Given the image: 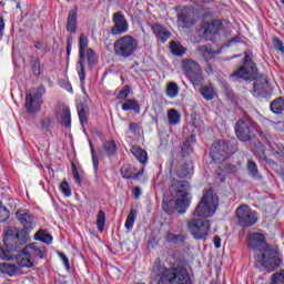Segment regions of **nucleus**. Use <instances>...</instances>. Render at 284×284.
Masks as SVG:
<instances>
[{
  "label": "nucleus",
  "mask_w": 284,
  "mask_h": 284,
  "mask_svg": "<svg viewBox=\"0 0 284 284\" xmlns=\"http://www.w3.org/2000/svg\"><path fill=\"white\" fill-rule=\"evenodd\" d=\"M16 216L24 230H9L4 234L3 245L0 246V258L2 261L12 260V252H19L22 245L30 241V233L37 227L34 215L28 211H18Z\"/></svg>",
  "instance_id": "nucleus-1"
},
{
  "label": "nucleus",
  "mask_w": 284,
  "mask_h": 284,
  "mask_svg": "<svg viewBox=\"0 0 284 284\" xmlns=\"http://www.w3.org/2000/svg\"><path fill=\"white\" fill-rule=\"evenodd\" d=\"M248 246L253 250L255 261L270 272L281 267L283 261L278 257V253L274 248H270L265 243V235L253 233L248 237Z\"/></svg>",
  "instance_id": "nucleus-2"
},
{
  "label": "nucleus",
  "mask_w": 284,
  "mask_h": 284,
  "mask_svg": "<svg viewBox=\"0 0 284 284\" xmlns=\"http://www.w3.org/2000/svg\"><path fill=\"white\" fill-rule=\"evenodd\" d=\"M190 190H192V186L187 181L176 179L171 181L170 193L175 200L173 203L179 214H185L187 212V207H190Z\"/></svg>",
  "instance_id": "nucleus-3"
},
{
  "label": "nucleus",
  "mask_w": 284,
  "mask_h": 284,
  "mask_svg": "<svg viewBox=\"0 0 284 284\" xmlns=\"http://www.w3.org/2000/svg\"><path fill=\"white\" fill-rule=\"evenodd\" d=\"M45 254H48L45 246L30 243L17 255L16 263L19 267H34L39 261L45 258Z\"/></svg>",
  "instance_id": "nucleus-4"
},
{
  "label": "nucleus",
  "mask_w": 284,
  "mask_h": 284,
  "mask_svg": "<svg viewBox=\"0 0 284 284\" xmlns=\"http://www.w3.org/2000/svg\"><path fill=\"white\" fill-rule=\"evenodd\" d=\"M216 207H219V196L212 189L204 192L200 203L193 212V216H199L200 219H210L216 213Z\"/></svg>",
  "instance_id": "nucleus-5"
},
{
  "label": "nucleus",
  "mask_w": 284,
  "mask_h": 284,
  "mask_svg": "<svg viewBox=\"0 0 284 284\" xmlns=\"http://www.w3.org/2000/svg\"><path fill=\"white\" fill-rule=\"evenodd\" d=\"M139 48V41L132 36H124L118 39L113 44L114 54L119 59H131Z\"/></svg>",
  "instance_id": "nucleus-6"
},
{
  "label": "nucleus",
  "mask_w": 284,
  "mask_h": 284,
  "mask_svg": "<svg viewBox=\"0 0 284 284\" xmlns=\"http://www.w3.org/2000/svg\"><path fill=\"white\" fill-rule=\"evenodd\" d=\"M158 284H192L187 268H166L160 276Z\"/></svg>",
  "instance_id": "nucleus-7"
},
{
  "label": "nucleus",
  "mask_w": 284,
  "mask_h": 284,
  "mask_svg": "<svg viewBox=\"0 0 284 284\" xmlns=\"http://www.w3.org/2000/svg\"><path fill=\"white\" fill-rule=\"evenodd\" d=\"M186 227L195 241H206L212 224L209 220L193 217L187 222Z\"/></svg>",
  "instance_id": "nucleus-8"
},
{
  "label": "nucleus",
  "mask_w": 284,
  "mask_h": 284,
  "mask_svg": "<svg viewBox=\"0 0 284 284\" xmlns=\"http://www.w3.org/2000/svg\"><path fill=\"white\" fill-rule=\"evenodd\" d=\"M258 74L256 63L252 61V57L245 55L244 64L231 74L234 81H254Z\"/></svg>",
  "instance_id": "nucleus-9"
},
{
  "label": "nucleus",
  "mask_w": 284,
  "mask_h": 284,
  "mask_svg": "<svg viewBox=\"0 0 284 284\" xmlns=\"http://www.w3.org/2000/svg\"><path fill=\"white\" fill-rule=\"evenodd\" d=\"M182 71L193 85H203V70H201V65L196 61L184 59L182 61Z\"/></svg>",
  "instance_id": "nucleus-10"
},
{
  "label": "nucleus",
  "mask_w": 284,
  "mask_h": 284,
  "mask_svg": "<svg viewBox=\"0 0 284 284\" xmlns=\"http://www.w3.org/2000/svg\"><path fill=\"white\" fill-rule=\"evenodd\" d=\"M232 154H234V149L225 140H217L211 146L210 158L214 163H223Z\"/></svg>",
  "instance_id": "nucleus-11"
},
{
  "label": "nucleus",
  "mask_w": 284,
  "mask_h": 284,
  "mask_svg": "<svg viewBox=\"0 0 284 284\" xmlns=\"http://www.w3.org/2000/svg\"><path fill=\"white\" fill-rule=\"evenodd\" d=\"M43 94H45V87L43 84H40L34 92L27 94L24 108L29 114L41 112Z\"/></svg>",
  "instance_id": "nucleus-12"
},
{
  "label": "nucleus",
  "mask_w": 284,
  "mask_h": 284,
  "mask_svg": "<svg viewBox=\"0 0 284 284\" xmlns=\"http://www.w3.org/2000/svg\"><path fill=\"white\" fill-rule=\"evenodd\" d=\"M237 223L242 227H252L258 222V215L247 204L240 205L235 211Z\"/></svg>",
  "instance_id": "nucleus-13"
},
{
  "label": "nucleus",
  "mask_w": 284,
  "mask_h": 284,
  "mask_svg": "<svg viewBox=\"0 0 284 284\" xmlns=\"http://www.w3.org/2000/svg\"><path fill=\"white\" fill-rule=\"evenodd\" d=\"M88 45H90V41L85 33H81L79 38V61L77 63V72L82 85L85 83V52H88Z\"/></svg>",
  "instance_id": "nucleus-14"
},
{
  "label": "nucleus",
  "mask_w": 284,
  "mask_h": 284,
  "mask_svg": "<svg viewBox=\"0 0 284 284\" xmlns=\"http://www.w3.org/2000/svg\"><path fill=\"white\" fill-rule=\"evenodd\" d=\"M178 24L181 28H194L196 26V11L192 7H181L178 9Z\"/></svg>",
  "instance_id": "nucleus-15"
},
{
  "label": "nucleus",
  "mask_w": 284,
  "mask_h": 284,
  "mask_svg": "<svg viewBox=\"0 0 284 284\" xmlns=\"http://www.w3.org/2000/svg\"><path fill=\"white\" fill-rule=\"evenodd\" d=\"M201 30L206 41H212L214 37H219L223 32V21L213 20L211 22H203Z\"/></svg>",
  "instance_id": "nucleus-16"
},
{
  "label": "nucleus",
  "mask_w": 284,
  "mask_h": 284,
  "mask_svg": "<svg viewBox=\"0 0 284 284\" xmlns=\"http://www.w3.org/2000/svg\"><path fill=\"white\" fill-rule=\"evenodd\" d=\"M112 21L114 23V26L111 28V34H113V37L125 34V32H128L130 29V24L128 23L125 16H123L121 12L113 13Z\"/></svg>",
  "instance_id": "nucleus-17"
},
{
  "label": "nucleus",
  "mask_w": 284,
  "mask_h": 284,
  "mask_svg": "<svg viewBox=\"0 0 284 284\" xmlns=\"http://www.w3.org/2000/svg\"><path fill=\"white\" fill-rule=\"evenodd\" d=\"M235 133L239 141H252V122L250 120H240L235 124Z\"/></svg>",
  "instance_id": "nucleus-18"
},
{
  "label": "nucleus",
  "mask_w": 284,
  "mask_h": 284,
  "mask_svg": "<svg viewBox=\"0 0 284 284\" xmlns=\"http://www.w3.org/2000/svg\"><path fill=\"white\" fill-rule=\"evenodd\" d=\"M120 172L122 179H134V181H139V176H142L143 174V169L136 172V168L130 164H124L121 166Z\"/></svg>",
  "instance_id": "nucleus-19"
},
{
  "label": "nucleus",
  "mask_w": 284,
  "mask_h": 284,
  "mask_svg": "<svg viewBox=\"0 0 284 284\" xmlns=\"http://www.w3.org/2000/svg\"><path fill=\"white\" fill-rule=\"evenodd\" d=\"M175 174L179 179H192V175L194 174V164H192V162L180 164L175 169Z\"/></svg>",
  "instance_id": "nucleus-20"
},
{
  "label": "nucleus",
  "mask_w": 284,
  "mask_h": 284,
  "mask_svg": "<svg viewBox=\"0 0 284 284\" xmlns=\"http://www.w3.org/2000/svg\"><path fill=\"white\" fill-rule=\"evenodd\" d=\"M152 31L156 39H160L162 43H165V41L172 37V33H170V31L159 23H154L152 26Z\"/></svg>",
  "instance_id": "nucleus-21"
},
{
  "label": "nucleus",
  "mask_w": 284,
  "mask_h": 284,
  "mask_svg": "<svg viewBox=\"0 0 284 284\" xmlns=\"http://www.w3.org/2000/svg\"><path fill=\"white\" fill-rule=\"evenodd\" d=\"M78 20H77V9H72L69 12L67 19V30L71 32V34H77Z\"/></svg>",
  "instance_id": "nucleus-22"
},
{
  "label": "nucleus",
  "mask_w": 284,
  "mask_h": 284,
  "mask_svg": "<svg viewBox=\"0 0 284 284\" xmlns=\"http://www.w3.org/2000/svg\"><path fill=\"white\" fill-rule=\"evenodd\" d=\"M196 51L201 53L204 60L212 61V59L215 58L216 54H219L214 49H212L211 45H201L197 47Z\"/></svg>",
  "instance_id": "nucleus-23"
},
{
  "label": "nucleus",
  "mask_w": 284,
  "mask_h": 284,
  "mask_svg": "<svg viewBox=\"0 0 284 284\" xmlns=\"http://www.w3.org/2000/svg\"><path fill=\"white\" fill-rule=\"evenodd\" d=\"M123 112H129L132 110L135 114H141V105L136 99H126L125 102L122 104Z\"/></svg>",
  "instance_id": "nucleus-24"
},
{
  "label": "nucleus",
  "mask_w": 284,
  "mask_h": 284,
  "mask_svg": "<svg viewBox=\"0 0 284 284\" xmlns=\"http://www.w3.org/2000/svg\"><path fill=\"white\" fill-rule=\"evenodd\" d=\"M116 154V143L114 141H106L102 144V156H114Z\"/></svg>",
  "instance_id": "nucleus-25"
},
{
  "label": "nucleus",
  "mask_w": 284,
  "mask_h": 284,
  "mask_svg": "<svg viewBox=\"0 0 284 284\" xmlns=\"http://www.w3.org/2000/svg\"><path fill=\"white\" fill-rule=\"evenodd\" d=\"M131 153L143 165H145L148 163V151L146 150H143L142 148H139V146H132L131 148Z\"/></svg>",
  "instance_id": "nucleus-26"
},
{
  "label": "nucleus",
  "mask_w": 284,
  "mask_h": 284,
  "mask_svg": "<svg viewBox=\"0 0 284 284\" xmlns=\"http://www.w3.org/2000/svg\"><path fill=\"white\" fill-rule=\"evenodd\" d=\"M19 266L17 264H11V263H2L0 264V272L2 274H8V276H14L17 272H19Z\"/></svg>",
  "instance_id": "nucleus-27"
},
{
  "label": "nucleus",
  "mask_w": 284,
  "mask_h": 284,
  "mask_svg": "<svg viewBox=\"0 0 284 284\" xmlns=\"http://www.w3.org/2000/svg\"><path fill=\"white\" fill-rule=\"evenodd\" d=\"M34 239H36V241H40L41 243H45L47 245H50L53 241L52 235L50 233H48V231H45V230H39L34 234Z\"/></svg>",
  "instance_id": "nucleus-28"
},
{
  "label": "nucleus",
  "mask_w": 284,
  "mask_h": 284,
  "mask_svg": "<svg viewBox=\"0 0 284 284\" xmlns=\"http://www.w3.org/2000/svg\"><path fill=\"white\" fill-rule=\"evenodd\" d=\"M60 123L65 128H70L72 125V116L70 114V108L63 106L62 112L60 113Z\"/></svg>",
  "instance_id": "nucleus-29"
},
{
  "label": "nucleus",
  "mask_w": 284,
  "mask_h": 284,
  "mask_svg": "<svg viewBox=\"0 0 284 284\" xmlns=\"http://www.w3.org/2000/svg\"><path fill=\"white\" fill-rule=\"evenodd\" d=\"M85 57L90 69H93L94 65L99 63V57L97 55V52H94V50H92L91 48L87 49L84 53V60Z\"/></svg>",
  "instance_id": "nucleus-30"
},
{
  "label": "nucleus",
  "mask_w": 284,
  "mask_h": 284,
  "mask_svg": "<svg viewBox=\"0 0 284 284\" xmlns=\"http://www.w3.org/2000/svg\"><path fill=\"white\" fill-rule=\"evenodd\" d=\"M180 92L181 88H179V84H176V82H169L166 84V97L169 99H176Z\"/></svg>",
  "instance_id": "nucleus-31"
},
{
  "label": "nucleus",
  "mask_w": 284,
  "mask_h": 284,
  "mask_svg": "<svg viewBox=\"0 0 284 284\" xmlns=\"http://www.w3.org/2000/svg\"><path fill=\"white\" fill-rule=\"evenodd\" d=\"M139 214V211L132 209L128 216H126V221L124 223V226L125 229L129 231V232H132V227H134V223L136 221V216Z\"/></svg>",
  "instance_id": "nucleus-32"
},
{
  "label": "nucleus",
  "mask_w": 284,
  "mask_h": 284,
  "mask_svg": "<svg viewBox=\"0 0 284 284\" xmlns=\"http://www.w3.org/2000/svg\"><path fill=\"white\" fill-rule=\"evenodd\" d=\"M271 111L274 114H281L284 112V98L280 97L271 103Z\"/></svg>",
  "instance_id": "nucleus-33"
},
{
  "label": "nucleus",
  "mask_w": 284,
  "mask_h": 284,
  "mask_svg": "<svg viewBox=\"0 0 284 284\" xmlns=\"http://www.w3.org/2000/svg\"><path fill=\"white\" fill-rule=\"evenodd\" d=\"M170 125H179L181 123V113L176 109H171L166 113Z\"/></svg>",
  "instance_id": "nucleus-34"
},
{
  "label": "nucleus",
  "mask_w": 284,
  "mask_h": 284,
  "mask_svg": "<svg viewBox=\"0 0 284 284\" xmlns=\"http://www.w3.org/2000/svg\"><path fill=\"white\" fill-rule=\"evenodd\" d=\"M170 48H171L172 54H174L175 57H183V54L187 52V49H185V47H183L181 43L175 41H172L170 43Z\"/></svg>",
  "instance_id": "nucleus-35"
},
{
  "label": "nucleus",
  "mask_w": 284,
  "mask_h": 284,
  "mask_svg": "<svg viewBox=\"0 0 284 284\" xmlns=\"http://www.w3.org/2000/svg\"><path fill=\"white\" fill-rule=\"evenodd\" d=\"M105 221H106L105 211H99L97 215L95 225L100 234H103L105 230Z\"/></svg>",
  "instance_id": "nucleus-36"
},
{
  "label": "nucleus",
  "mask_w": 284,
  "mask_h": 284,
  "mask_svg": "<svg viewBox=\"0 0 284 284\" xmlns=\"http://www.w3.org/2000/svg\"><path fill=\"white\" fill-rule=\"evenodd\" d=\"M30 65L33 77H41V74H43V69L41 68V59H32Z\"/></svg>",
  "instance_id": "nucleus-37"
},
{
  "label": "nucleus",
  "mask_w": 284,
  "mask_h": 284,
  "mask_svg": "<svg viewBox=\"0 0 284 284\" xmlns=\"http://www.w3.org/2000/svg\"><path fill=\"white\" fill-rule=\"evenodd\" d=\"M196 143V136L190 135L182 146V155L187 156L192 152V144Z\"/></svg>",
  "instance_id": "nucleus-38"
},
{
  "label": "nucleus",
  "mask_w": 284,
  "mask_h": 284,
  "mask_svg": "<svg viewBox=\"0 0 284 284\" xmlns=\"http://www.w3.org/2000/svg\"><path fill=\"white\" fill-rule=\"evenodd\" d=\"M166 241L168 243H174L175 245H183V243L185 242V235L168 233Z\"/></svg>",
  "instance_id": "nucleus-39"
},
{
  "label": "nucleus",
  "mask_w": 284,
  "mask_h": 284,
  "mask_svg": "<svg viewBox=\"0 0 284 284\" xmlns=\"http://www.w3.org/2000/svg\"><path fill=\"white\" fill-rule=\"evenodd\" d=\"M200 92L206 101H212L216 97V91L212 85L201 88Z\"/></svg>",
  "instance_id": "nucleus-40"
},
{
  "label": "nucleus",
  "mask_w": 284,
  "mask_h": 284,
  "mask_svg": "<svg viewBox=\"0 0 284 284\" xmlns=\"http://www.w3.org/2000/svg\"><path fill=\"white\" fill-rule=\"evenodd\" d=\"M266 87H267V80H264V81L256 80L253 85L254 94H257V97H261V94L265 92Z\"/></svg>",
  "instance_id": "nucleus-41"
},
{
  "label": "nucleus",
  "mask_w": 284,
  "mask_h": 284,
  "mask_svg": "<svg viewBox=\"0 0 284 284\" xmlns=\"http://www.w3.org/2000/svg\"><path fill=\"white\" fill-rule=\"evenodd\" d=\"M254 154L260 156V159H265V146L261 141H254V146L252 148Z\"/></svg>",
  "instance_id": "nucleus-42"
},
{
  "label": "nucleus",
  "mask_w": 284,
  "mask_h": 284,
  "mask_svg": "<svg viewBox=\"0 0 284 284\" xmlns=\"http://www.w3.org/2000/svg\"><path fill=\"white\" fill-rule=\"evenodd\" d=\"M89 145L91 150V156H92V163H93V170L95 174H99V158L97 156V151H94V144L89 140Z\"/></svg>",
  "instance_id": "nucleus-43"
},
{
  "label": "nucleus",
  "mask_w": 284,
  "mask_h": 284,
  "mask_svg": "<svg viewBox=\"0 0 284 284\" xmlns=\"http://www.w3.org/2000/svg\"><path fill=\"white\" fill-rule=\"evenodd\" d=\"M271 284H284V270H281L280 272H275L271 276Z\"/></svg>",
  "instance_id": "nucleus-44"
},
{
  "label": "nucleus",
  "mask_w": 284,
  "mask_h": 284,
  "mask_svg": "<svg viewBox=\"0 0 284 284\" xmlns=\"http://www.w3.org/2000/svg\"><path fill=\"white\" fill-rule=\"evenodd\" d=\"M247 171L254 179H257L258 176V166L256 165V162L248 160L247 162Z\"/></svg>",
  "instance_id": "nucleus-45"
},
{
  "label": "nucleus",
  "mask_w": 284,
  "mask_h": 284,
  "mask_svg": "<svg viewBox=\"0 0 284 284\" xmlns=\"http://www.w3.org/2000/svg\"><path fill=\"white\" fill-rule=\"evenodd\" d=\"M162 209L166 212V214H174L176 212V206L174 204V201H163Z\"/></svg>",
  "instance_id": "nucleus-46"
},
{
  "label": "nucleus",
  "mask_w": 284,
  "mask_h": 284,
  "mask_svg": "<svg viewBox=\"0 0 284 284\" xmlns=\"http://www.w3.org/2000/svg\"><path fill=\"white\" fill-rule=\"evenodd\" d=\"M60 190L62 194H64L67 197L72 196V189H70V184L67 180L62 181V183L60 184Z\"/></svg>",
  "instance_id": "nucleus-47"
},
{
  "label": "nucleus",
  "mask_w": 284,
  "mask_h": 284,
  "mask_svg": "<svg viewBox=\"0 0 284 284\" xmlns=\"http://www.w3.org/2000/svg\"><path fill=\"white\" fill-rule=\"evenodd\" d=\"M78 114L81 125H85L88 123V112H85V109L83 106H79Z\"/></svg>",
  "instance_id": "nucleus-48"
},
{
  "label": "nucleus",
  "mask_w": 284,
  "mask_h": 284,
  "mask_svg": "<svg viewBox=\"0 0 284 284\" xmlns=\"http://www.w3.org/2000/svg\"><path fill=\"white\" fill-rule=\"evenodd\" d=\"M8 219H10V211L0 202V222L4 223Z\"/></svg>",
  "instance_id": "nucleus-49"
},
{
  "label": "nucleus",
  "mask_w": 284,
  "mask_h": 284,
  "mask_svg": "<svg viewBox=\"0 0 284 284\" xmlns=\"http://www.w3.org/2000/svg\"><path fill=\"white\" fill-rule=\"evenodd\" d=\"M273 48L277 51L281 52V54H284V43L283 40L278 38H273Z\"/></svg>",
  "instance_id": "nucleus-50"
},
{
  "label": "nucleus",
  "mask_w": 284,
  "mask_h": 284,
  "mask_svg": "<svg viewBox=\"0 0 284 284\" xmlns=\"http://www.w3.org/2000/svg\"><path fill=\"white\" fill-rule=\"evenodd\" d=\"M258 135L261 136V139H264V141H266V143L268 144V148L273 149V154H281V151H275L274 146H272V143H270V134L263 132V131H258Z\"/></svg>",
  "instance_id": "nucleus-51"
},
{
  "label": "nucleus",
  "mask_w": 284,
  "mask_h": 284,
  "mask_svg": "<svg viewBox=\"0 0 284 284\" xmlns=\"http://www.w3.org/2000/svg\"><path fill=\"white\" fill-rule=\"evenodd\" d=\"M128 97H130V87L124 85L122 90L118 93V99L125 100L128 99Z\"/></svg>",
  "instance_id": "nucleus-52"
},
{
  "label": "nucleus",
  "mask_w": 284,
  "mask_h": 284,
  "mask_svg": "<svg viewBox=\"0 0 284 284\" xmlns=\"http://www.w3.org/2000/svg\"><path fill=\"white\" fill-rule=\"evenodd\" d=\"M71 168L75 183H78V185H81V175L79 174V169H77V164L72 163Z\"/></svg>",
  "instance_id": "nucleus-53"
},
{
  "label": "nucleus",
  "mask_w": 284,
  "mask_h": 284,
  "mask_svg": "<svg viewBox=\"0 0 284 284\" xmlns=\"http://www.w3.org/2000/svg\"><path fill=\"white\" fill-rule=\"evenodd\" d=\"M50 125H52V120L50 118H44L41 121V129L43 132H50Z\"/></svg>",
  "instance_id": "nucleus-54"
},
{
  "label": "nucleus",
  "mask_w": 284,
  "mask_h": 284,
  "mask_svg": "<svg viewBox=\"0 0 284 284\" xmlns=\"http://www.w3.org/2000/svg\"><path fill=\"white\" fill-rule=\"evenodd\" d=\"M59 256H60L63 265L65 266V268L70 270V260L68 258V255H65V253H63V252H59Z\"/></svg>",
  "instance_id": "nucleus-55"
},
{
  "label": "nucleus",
  "mask_w": 284,
  "mask_h": 284,
  "mask_svg": "<svg viewBox=\"0 0 284 284\" xmlns=\"http://www.w3.org/2000/svg\"><path fill=\"white\" fill-rule=\"evenodd\" d=\"M72 41H74V38L72 36H69L67 39V55L70 57L72 52Z\"/></svg>",
  "instance_id": "nucleus-56"
},
{
  "label": "nucleus",
  "mask_w": 284,
  "mask_h": 284,
  "mask_svg": "<svg viewBox=\"0 0 284 284\" xmlns=\"http://www.w3.org/2000/svg\"><path fill=\"white\" fill-rule=\"evenodd\" d=\"M141 194H143V191L141 190V187L140 186H135L133 189V196H134V199H140Z\"/></svg>",
  "instance_id": "nucleus-57"
},
{
  "label": "nucleus",
  "mask_w": 284,
  "mask_h": 284,
  "mask_svg": "<svg viewBox=\"0 0 284 284\" xmlns=\"http://www.w3.org/2000/svg\"><path fill=\"white\" fill-rule=\"evenodd\" d=\"M213 243L216 250L221 248V237L219 235L213 237Z\"/></svg>",
  "instance_id": "nucleus-58"
},
{
  "label": "nucleus",
  "mask_w": 284,
  "mask_h": 284,
  "mask_svg": "<svg viewBox=\"0 0 284 284\" xmlns=\"http://www.w3.org/2000/svg\"><path fill=\"white\" fill-rule=\"evenodd\" d=\"M138 128H139V124H136V123H130L129 124L130 132H136Z\"/></svg>",
  "instance_id": "nucleus-59"
},
{
  "label": "nucleus",
  "mask_w": 284,
  "mask_h": 284,
  "mask_svg": "<svg viewBox=\"0 0 284 284\" xmlns=\"http://www.w3.org/2000/svg\"><path fill=\"white\" fill-rule=\"evenodd\" d=\"M3 30H6V21L0 17V32H3Z\"/></svg>",
  "instance_id": "nucleus-60"
},
{
  "label": "nucleus",
  "mask_w": 284,
  "mask_h": 284,
  "mask_svg": "<svg viewBox=\"0 0 284 284\" xmlns=\"http://www.w3.org/2000/svg\"><path fill=\"white\" fill-rule=\"evenodd\" d=\"M232 43H239V38H233L229 41L227 44H225L227 48H230V45H232Z\"/></svg>",
  "instance_id": "nucleus-61"
},
{
  "label": "nucleus",
  "mask_w": 284,
  "mask_h": 284,
  "mask_svg": "<svg viewBox=\"0 0 284 284\" xmlns=\"http://www.w3.org/2000/svg\"><path fill=\"white\" fill-rule=\"evenodd\" d=\"M34 48H36L37 50H40V49H41V47L39 45V43L34 44Z\"/></svg>",
  "instance_id": "nucleus-62"
},
{
  "label": "nucleus",
  "mask_w": 284,
  "mask_h": 284,
  "mask_svg": "<svg viewBox=\"0 0 284 284\" xmlns=\"http://www.w3.org/2000/svg\"><path fill=\"white\" fill-rule=\"evenodd\" d=\"M68 92H72V87L69 85Z\"/></svg>",
  "instance_id": "nucleus-63"
},
{
  "label": "nucleus",
  "mask_w": 284,
  "mask_h": 284,
  "mask_svg": "<svg viewBox=\"0 0 284 284\" xmlns=\"http://www.w3.org/2000/svg\"><path fill=\"white\" fill-rule=\"evenodd\" d=\"M17 8H21V4H17Z\"/></svg>",
  "instance_id": "nucleus-64"
}]
</instances>
